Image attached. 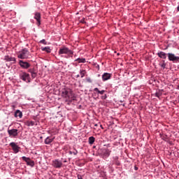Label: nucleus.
Instances as JSON below:
<instances>
[{
    "label": "nucleus",
    "instance_id": "f257e3e1",
    "mask_svg": "<svg viewBox=\"0 0 179 179\" xmlns=\"http://www.w3.org/2000/svg\"><path fill=\"white\" fill-rule=\"evenodd\" d=\"M59 93L61 97L65 99L66 103H72V101L76 100V96H75L73 91L68 87L62 88L59 90Z\"/></svg>",
    "mask_w": 179,
    "mask_h": 179
},
{
    "label": "nucleus",
    "instance_id": "f03ea898",
    "mask_svg": "<svg viewBox=\"0 0 179 179\" xmlns=\"http://www.w3.org/2000/svg\"><path fill=\"white\" fill-rule=\"evenodd\" d=\"M58 55H59L61 58L68 59L73 57V51L66 46H63L59 49Z\"/></svg>",
    "mask_w": 179,
    "mask_h": 179
},
{
    "label": "nucleus",
    "instance_id": "7ed1b4c3",
    "mask_svg": "<svg viewBox=\"0 0 179 179\" xmlns=\"http://www.w3.org/2000/svg\"><path fill=\"white\" fill-rule=\"evenodd\" d=\"M111 144H106L103 145V148L101 149V156L102 159H108L111 155Z\"/></svg>",
    "mask_w": 179,
    "mask_h": 179
},
{
    "label": "nucleus",
    "instance_id": "20e7f679",
    "mask_svg": "<svg viewBox=\"0 0 179 179\" xmlns=\"http://www.w3.org/2000/svg\"><path fill=\"white\" fill-rule=\"evenodd\" d=\"M30 55V52H29L28 48H23L18 52L17 54V58L19 59H29L30 58L29 56Z\"/></svg>",
    "mask_w": 179,
    "mask_h": 179
},
{
    "label": "nucleus",
    "instance_id": "39448f33",
    "mask_svg": "<svg viewBox=\"0 0 179 179\" xmlns=\"http://www.w3.org/2000/svg\"><path fill=\"white\" fill-rule=\"evenodd\" d=\"M94 94H97L98 96H99V94L101 95V100H106L107 99V94H105L107 91L104 90H99L97 87L94 88Z\"/></svg>",
    "mask_w": 179,
    "mask_h": 179
},
{
    "label": "nucleus",
    "instance_id": "423d86ee",
    "mask_svg": "<svg viewBox=\"0 0 179 179\" xmlns=\"http://www.w3.org/2000/svg\"><path fill=\"white\" fill-rule=\"evenodd\" d=\"M20 79H21V80H23L24 82H26V83H30V74L26 72H23L22 74L20 75Z\"/></svg>",
    "mask_w": 179,
    "mask_h": 179
},
{
    "label": "nucleus",
    "instance_id": "0eeeda50",
    "mask_svg": "<svg viewBox=\"0 0 179 179\" xmlns=\"http://www.w3.org/2000/svg\"><path fill=\"white\" fill-rule=\"evenodd\" d=\"M63 165L62 161L59 160V159H56L52 161V166L54 169H61Z\"/></svg>",
    "mask_w": 179,
    "mask_h": 179
},
{
    "label": "nucleus",
    "instance_id": "6e6552de",
    "mask_svg": "<svg viewBox=\"0 0 179 179\" xmlns=\"http://www.w3.org/2000/svg\"><path fill=\"white\" fill-rule=\"evenodd\" d=\"M18 64L22 69H29V68L31 66V64H30V63H29L28 62H24L23 60H19Z\"/></svg>",
    "mask_w": 179,
    "mask_h": 179
},
{
    "label": "nucleus",
    "instance_id": "1a4fd4ad",
    "mask_svg": "<svg viewBox=\"0 0 179 179\" xmlns=\"http://www.w3.org/2000/svg\"><path fill=\"white\" fill-rule=\"evenodd\" d=\"M168 59L169 61H171L172 62H179V57L176 56V55L173 53H168Z\"/></svg>",
    "mask_w": 179,
    "mask_h": 179
},
{
    "label": "nucleus",
    "instance_id": "9d476101",
    "mask_svg": "<svg viewBox=\"0 0 179 179\" xmlns=\"http://www.w3.org/2000/svg\"><path fill=\"white\" fill-rule=\"evenodd\" d=\"M22 159L24 162L27 163V166H30V167H34V161L31 160L30 157L23 156L22 157Z\"/></svg>",
    "mask_w": 179,
    "mask_h": 179
},
{
    "label": "nucleus",
    "instance_id": "9b49d317",
    "mask_svg": "<svg viewBox=\"0 0 179 179\" xmlns=\"http://www.w3.org/2000/svg\"><path fill=\"white\" fill-rule=\"evenodd\" d=\"M34 19H35V20H36L37 22V26L41 25V13H40L39 12L34 13Z\"/></svg>",
    "mask_w": 179,
    "mask_h": 179
},
{
    "label": "nucleus",
    "instance_id": "f8f14e48",
    "mask_svg": "<svg viewBox=\"0 0 179 179\" xmlns=\"http://www.w3.org/2000/svg\"><path fill=\"white\" fill-rule=\"evenodd\" d=\"M10 146L12 148V150H13L14 153H19V150H20V147L16 145V143L15 142L10 143Z\"/></svg>",
    "mask_w": 179,
    "mask_h": 179
},
{
    "label": "nucleus",
    "instance_id": "ddd939ff",
    "mask_svg": "<svg viewBox=\"0 0 179 179\" xmlns=\"http://www.w3.org/2000/svg\"><path fill=\"white\" fill-rule=\"evenodd\" d=\"M8 134L9 136H11L13 138H16L17 136V129H8Z\"/></svg>",
    "mask_w": 179,
    "mask_h": 179
},
{
    "label": "nucleus",
    "instance_id": "4468645a",
    "mask_svg": "<svg viewBox=\"0 0 179 179\" xmlns=\"http://www.w3.org/2000/svg\"><path fill=\"white\" fill-rule=\"evenodd\" d=\"M4 61H6V62H12V64H16V58L12 57L10 55L4 56Z\"/></svg>",
    "mask_w": 179,
    "mask_h": 179
},
{
    "label": "nucleus",
    "instance_id": "2eb2a0df",
    "mask_svg": "<svg viewBox=\"0 0 179 179\" xmlns=\"http://www.w3.org/2000/svg\"><path fill=\"white\" fill-rule=\"evenodd\" d=\"M112 76H113L112 73H103V74L102 75V80H103V82H106L107 80H110V79H111Z\"/></svg>",
    "mask_w": 179,
    "mask_h": 179
},
{
    "label": "nucleus",
    "instance_id": "dca6fc26",
    "mask_svg": "<svg viewBox=\"0 0 179 179\" xmlns=\"http://www.w3.org/2000/svg\"><path fill=\"white\" fill-rule=\"evenodd\" d=\"M54 139H55V137L48 136L44 141L45 145H51L54 142Z\"/></svg>",
    "mask_w": 179,
    "mask_h": 179
},
{
    "label": "nucleus",
    "instance_id": "f3484780",
    "mask_svg": "<svg viewBox=\"0 0 179 179\" xmlns=\"http://www.w3.org/2000/svg\"><path fill=\"white\" fill-rule=\"evenodd\" d=\"M28 72L29 73H31V78L33 79H34V78H36V76H37V70H36V69H34V68L29 69Z\"/></svg>",
    "mask_w": 179,
    "mask_h": 179
},
{
    "label": "nucleus",
    "instance_id": "a211bd4d",
    "mask_svg": "<svg viewBox=\"0 0 179 179\" xmlns=\"http://www.w3.org/2000/svg\"><path fill=\"white\" fill-rule=\"evenodd\" d=\"M14 117L15 118H17V117H19V118H22L23 113H22V111H20V110H15V112L14 113Z\"/></svg>",
    "mask_w": 179,
    "mask_h": 179
},
{
    "label": "nucleus",
    "instance_id": "6ab92c4d",
    "mask_svg": "<svg viewBox=\"0 0 179 179\" xmlns=\"http://www.w3.org/2000/svg\"><path fill=\"white\" fill-rule=\"evenodd\" d=\"M157 55L159 58H162V59H166V58H167V54L163 51L159 52Z\"/></svg>",
    "mask_w": 179,
    "mask_h": 179
},
{
    "label": "nucleus",
    "instance_id": "aec40b11",
    "mask_svg": "<svg viewBox=\"0 0 179 179\" xmlns=\"http://www.w3.org/2000/svg\"><path fill=\"white\" fill-rule=\"evenodd\" d=\"M160 138L162 139V141H164L165 142H170V138H169V136L164 134H160Z\"/></svg>",
    "mask_w": 179,
    "mask_h": 179
},
{
    "label": "nucleus",
    "instance_id": "412c9836",
    "mask_svg": "<svg viewBox=\"0 0 179 179\" xmlns=\"http://www.w3.org/2000/svg\"><path fill=\"white\" fill-rule=\"evenodd\" d=\"M25 125H27V127H34V125H37V123L34 121H29L27 120L25 122Z\"/></svg>",
    "mask_w": 179,
    "mask_h": 179
},
{
    "label": "nucleus",
    "instance_id": "4be33fe9",
    "mask_svg": "<svg viewBox=\"0 0 179 179\" xmlns=\"http://www.w3.org/2000/svg\"><path fill=\"white\" fill-rule=\"evenodd\" d=\"M75 62H78V64H85L86 59L85 58H78L75 60Z\"/></svg>",
    "mask_w": 179,
    "mask_h": 179
},
{
    "label": "nucleus",
    "instance_id": "5701e85b",
    "mask_svg": "<svg viewBox=\"0 0 179 179\" xmlns=\"http://www.w3.org/2000/svg\"><path fill=\"white\" fill-rule=\"evenodd\" d=\"M95 141H96V138L94 136H90L88 138V142L90 145H93Z\"/></svg>",
    "mask_w": 179,
    "mask_h": 179
},
{
    "label": "nucleus",
    "instance_id": "b1692460",
    "mask_svg": "<svg viewBox=\"0 0 179 179\" xmlns=\"http://www.w3.org/2000/svg\"><path fill=\"white\" fill-rule=\"evenodd\" d=\"M41 50L43 51H45V52H48L49 54H50V52H51V48H50V46L41 48Z\"/></svg>",
    "mask_w": 179,
    "mask_h": 179
},
{
    "label": "nucleus",
    "instance_id": "393cba45",
    "mask_svg": "<svg viewBox=\"0 0 179 179\" xmlns=\"http://www.w3.org/2000/svg\"><path fill=\"white\" fill-rule=\"evenodd\" d=\"M80 78H85V76L86 75V70L85 69L80 70Z\"/></svg>",
    "mask_w": 179,
    "mask_h": 179
},
{
    "label": "nucleus",
    "instance_id": "a878e982",
    "mask_svg": "<svg viewBox=\"0 0 179 179\" xmlns=\"http://www.w3.org/2000/svg\"><path fill=\"white\" fill-rule=\"evenodd\" d=\"M162 94H163L162 91H160V90L157 91L155 93V97H158V99H159L162 96Z\"/></svg>",
    "mask_w": 179,
    "mask_h": 179
},
{
    "label": "nucleus",
    "instance_id": "bb28decb",
    "mask_svg": "<svg viewBox=\"0 0 179 179\" xmlns=\"http://www.w3.org/2000/svg\"><path fill=\"white\" fill-rule=\"evenodd\" d=\"M69 155H74V156H76V155H78V151L76 149H74V151H69Z\"/></svg>",
    "mask_w": 179,
    "mask_h": 179
},
{
    "label": "nucleus",
    "instance_id": "cd10ccee",
    "mask_svg": "<svg viewBox=\"0 0 179 179\" xmlns=\"http://www.w3.org/2000/svg\"><path fill=\"white\" fill-rule=\"evenodd\" d=\"M159 66L161 68H163V69H166V62H164V61H163V63H160Z\"/></svg>",
    "mask_w": 179,
    "mask_h": 179
},
{
    "label": "nucleus",
    "instance_id": "c85d7f7f",
    "mask_svg": "<svg viewBox=\"0 0 179 179\" xmlns=\"http://www.w3.org/2000/svg\"><path fill=\"white\" fill-rule=\"evenodd\" d=\"M40 44H43L44 45H47V42L45 41V39H42L39 41Z\"/></svg>",
    "mask_w": 179,
    "mask_h": 179
},
{
    "label": "nucleus",
    "instance_id": "c756f323",
    "mask_svg": "<svg viewBox=\"0 0 179 179\" xmlns=\"http://www.w3.org/2000/svg\"><path fill=\"white\" fill-rule=\"evenodd\" d=\"M86 81L88 83H92L93 82V80H92V78H86Z\"/></svg>",
    "mask_w": 179,
    "mask_h": 179
},
{
    "label": "nucleus",
    "instance_id": "7c9ffc66",
    "mask_svg": "<svg viewBox=\"0 0 179 179\" xmlns=\"http://www.w3.org/2000/svg\"><path fill=\"white\" fill-rule=\"evenodd\" d=\"M80 23H83V24H85L86 23V21L85 20V18H82L80 21Z\"/></svg>",
    "mask_w": 179,
    "mask_h": 179
},
{
    "label": "nucleus",
    "instance_id": "2f4dec72",
    "mask_svg": "<svg viewBox=\"0 0 179 179\" xmlns=\"http://www.w3.org/2000/svg\"><path fill=\"white\" fill-rule=\"evenodd\" d=\"M77 178L78 179H83V178L82 177V175H80V174L77 175Z\"/></svg>",
    "mask_w": 179,
    "mask_h": 179
},
{
    "label": "nucleus",
    "instance_id": "473e14b6",
    "mask_svg": "<svg viewBox=\"0 0 179 179\" xmlns=\"http://www.w3.org/2000/svg\"><path fill=\"white\" fill-rule=\"evenodd\" d=\"M96 68L98 69V71H100V65L96 64Z\"/></svg>",
    "mask_w": 179,
    "mask_h": 179
},
{
    "label": "nucleus",
    "instance_id": "72a5a7b5",
    "mask_svg": "<svg viewBox=\"0 0 179 179\" xmlns=\"http://www.w3.org/2000/svg\"><path fill=\"white\" fill-rule=\"evenodd\" d=\"M94 127H99V124L97 123L94 124Z\"/></svg>",
    "mask_w": 179,
    "mask_h": 179
},
{
    "label": "nucleus",
    "instance_id": "f704fd0d",
    "mask_svg": "<svg viewBox=\"0 0 179 179\" xmlns=\"http://www.w3.org/2000/svg\"><path fill=\"white\" fill-rule=\"evenodd\" d=\"M116 166H120V162H116Z\"/></svg>",
    "mask_w": 179,
    "mask_h": 179
},
{
    "label": "nucleus",
    "instance_id": "c9c22d12",
    "mask_svg": "<svg viewBox=\"0 0 179 179\" xmlns=\"http://www.w3.org/2000/svg\"><path fill=\"white\" fill-rule=\"evenodd\" d=\"M100 127L101 128V129H104V128L103 127V125L100 124Z\"/></svg>",
    "mask_w": 179,
    "mask_h": 179
},
{
    "label": "nucleus",
    "instance_id": "e433bc0d",
    "mask_svg": "<svg viewBox=\"0 0 179 179\" xmlns=\"http://www.w3.org/2000/svg\"><path fill=\"white\" fill-rule=\"evenodd\" d=\"M68 161L66 159H65L64 161H63V163H67Z\"/></svg>",
    "mask_w": 179,
    "mask_h": 179
},
{
    "label": "nucleus",
    "instance_id": "4c0bfd02",
    "mask_svg": "<svg viewBox=\"0 0 179 179\" xmlns=\"http://www.w3.org/2000/svg\"><path fill=\"white\" fill-rule=\"evenodd\" d=\"M177 10L179 12V6L177 7Z\"/></svg>",
    "mask_w": 179,
    "mask_h": 179
},
{
    "label": "nucleus",
    "instance_id": "58836bf2",
    "mask_svg": "<svg viewBox=\"0 0 179 179\" xmlns=\"http://www.w3.org/2000/svg\"><path fill=\"white\" fill-rule=\"evenodd\" d=\"M49 134H52V131H50Z\"/></svg>",
    "mask_w": 179,
    "mask_h": 179
},
{
    "label": "nucleus",
    "instance_id": "ea45409f",
    "mask_svg": "<svg viewBox=\"0 0 179 179\" xmlns=\"http://www.w3.org/2000/svg\"><path fill=\"white\" fill-rule=\"evenodd\" d=\"M98 78H100V74H98Z\"/></svg>",
    "mask_w": 179,
    "mask_h": 179
},
{
    "label": "nucleus",
    "instance_id": "a19ab883",
    "mask_svg": "<svg viewBox=\"0 0 179 179\" xmlns=\"http://www.w3.org/2000/svg\"><path fill=\"white\" fill-rule=\"evenodd\" d=\"M40 139H43V136H41V137H40Z\"/></svg>",
    "mask_w": 179,
    "mask_h": 179
},
{
    "label": "nucleus",
    "instance_id": "79ce46f5",
    "mask_svg": "<svg viewBox=\"0 0 179 179\" xmlns=\"http://www.w3.org/2000/svg\"><path fill=\"white\" fill-rule=\"evenodd\" d=\"M79 76H80L78 75V76H77V78H79Z\"/></svg>",
    "mask_w": 179,
    "mask_h": 179
},
{
    "label": "nucleus",
    "instance_id": "37998d69",
    "mask_svg": "<svg viewBox=\"0 0 179 179\" xmlns=\"http://www.w3.org/2000/svg\"><path fill=\"white\" fill-rule=\"evenodd\" d=\"M0 10H1V7H0Z\"/></svg>",
    "mask_w": 179,
    "mask_h": 179
}]
</instances>
